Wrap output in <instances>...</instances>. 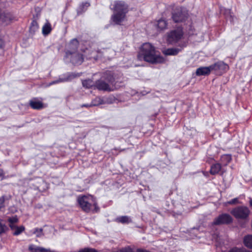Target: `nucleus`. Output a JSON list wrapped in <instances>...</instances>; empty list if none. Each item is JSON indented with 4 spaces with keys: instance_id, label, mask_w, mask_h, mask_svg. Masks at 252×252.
<instances>
[{
    "instance_id": "nucleus-5",
    "label": "nucleus",
    "mask_w": 252,
    "mask_h": 252,
    "mask_svg": "<svg viewBox=\"0 0 252 252\" xmlns=\"http://www.w3.org/2000/svg\"><path fill=\"white\" fill-rule=\"evenodd\" d=\"M183 35V31L180 29H177L170 32L167 37V41L170 44L177 42L181 39Z\"/></svg>"
},
{
    "instance_id": "nucleus-12",
    "label": "nucleus",
    "mask_w": 252,
    "mask_h": 252,
    "mask_svg": "<svg viewBox=\"0 0 252 252\" xmlns=\"http://www.w3.org/2000/svg\"><path fill=\"white\" fill-rule=\"evenodd\" d=\"M186 45H184L183 47L180 48H171L164 50L162 52L163 54L166 56H175L180 52L182 48L185 47Z\"/></svg>"
},
{
    "instance_id": "nucleus-3",
    "label": "nucleus",
    "mask_w": 252,
    "mask_h": 252,
    "mask_svg": "<svg viewBox=\"0 0 252 252\" xmlns=\"http://www.w3.org/2000/svg\"><path fill=\"white\" fill-rule=\"evenodd\" d=\"M77 201L81 208L86 212H96L99 210L95 201L91 195L79 196L78 197Z\"/></svg>"
},
{
    "instance_id": "nucleus-8",
    "label": "nucleus",
    "mask_w": 252,
    "mask_h": 252,
    "mask_svg": "<svg viewBox=\"0 0 252 252\" xmlns=\"http://www.w3.org/2000/svg\"><path fill=\"white\" fill-rule=\"evenodd\" d=\"M187 18V14L181 10H177L172 14V19L175 23L182 22Z\"/></svg>"
},
{
    "instance_id": "nucleus-34",
    "label": "nucleus",
    "mask_w": 252,
    "mask_h": 252,
    "mask_svg": "<svg viewBox=\"0 0 252 252\" xmlns=\"http://www.w3.org/2000/svg\"><path fill=\"white\" fill-rule=\"evenodd\" d=\"M18 218L17 217H14L12 218H9L8 219V221L10 222V223H14L18 221Z\"/></svg>"
},
{
    "instance_id": "nucleus-42",
    "label": "nucleus",
    "mask_w": 252,
    "mask_h": 252,
    "mask_svg": "<svg viewBox=\"0 0 252 252\" xmlns=\"http://www.w3.org/2000/svg\"><path fill=\"white\" fill-rule=\"evenodd\" d=\"M250 205L252 207V199L251 198H250Z\"/></svg>"
},
{
    "instance_id": "nucleus-14",
    "label": "nucleus",
    "mask_w": 252,
    "mask_h": 252,
    "mask_svg": "<svg viewBox=\"0 0 252 252\" xmlns=\"http://www.w3.org/2000/svg\"><path fill=\"white\" fill-rule=\"evenodd\" d=\"M102 79L106 80L109 83H113L115 81L114 73L111 71H106L102 75Z\"/></svg>"
},
{
    "instance_id": "nucleus-29",
    "label": "nucleus",
    "mask_w": 252,
    "mask_h": 252,
    "mask_svg": "<svg viewBox=\"0 0 252 252\" xmlns=\"http://www.w3.org/2000/svg\"><path fill=\"white\" fill-rule=\"evenodd\" d=\"M8 230L6 225L2 222V220L0 219V235L4 233Z\"/></svg>"
},
{
    "instance_id": "nucleus-32",
    "label": "nucleus",
    "mask_w": 252,
    "mask_h": 252,
    "mask_svg": "<svg viewBox=\"0 0 252 252\" xmlns=\"http://www.w3.org/2000/svg\"><path fill=\"white\" fill-rule=\"evenodd\" d=\"M224 14L225 15L227 18H229L230 21L232 20L233 16L230 9H225L224 11Z\"/></svg>"
},
{
    "instance_id": "nucleus-33",
    "label": "nucleus",
    "mask_w": 252,
    "mask_h": 252,
    "mask_svg": "<svg viewBox=\"0 0 252 252\" xmlns=\"http://www.w3.org/2000/svg\"><path fill=\"white\" fill-rule=\"evenodd\" d=\"M33 233L36 234V236L37 237H40L43 235L42 229V228H40V229L36 228V229H35V230H34Z\"/></svg>"
},
{
    "instance_id": "nucleus-22",
    "label": "nucleus",
    "mask_w": 252,
    "mask_h": 252,
    "mask_svg": "<svg viewBox=\"0 0 252 252\" xmlns=\"http://www.w3.org/2000/svg\"><path fill=\"white\" fill-rule=\"evenodd\" d=\"M116 221L122 223H129L131 222V219L126 216H121L116 219Z\"/></svg>"
},
{
    "instance_id": "nucleus-15",
    "label": "nucleus",
    "mask_w": 252,
    "mask_h": 252,
    "mask_svg": "<svg viewBox=\"0 0 252 252\" xmlns=\"http://www.w3.org/2000/svg\"><path fill=\"white\" fill-rule=\"evenodd\" d=\"M211 65L208 67H201L197 69L196 74L198 76L206 75L209 74L212 69L211 68Z\"/></svg>"
},
{
    "instance_id": "nucleus-18",
    "label": "nucleus",
    "mask_w": 252,
    "mask_h": 252,
    "mask_svg": "<svg viewBox=\"0 0 252 252\" xmlns=\"http://www.w3.org/2000/svg\"><path fill=\"white\" fill-rule=\"evenodd\" d=\"M167 22L166 21L162 19H159L157 22L156 26L159 31H162L165 29L167 28Z\"/></svg>"
},
{
    "instance_id": "nucleus-24",
    "label": "nucleus",
    "mask_w": 252,
    "mask_h": 252,
    "mask_svg": "<svg viewBox=\"0 0 252 252\" xmlns=\"http://www.w3.org/2000/svg\"><path fill=\"white\" fill-rule=\"evenodd\" d=\"M103 100L99 97H95L91 102L90 106H98L99 105L103 104Z\"/></svg>"
},
{
    "instance_id": "nucleus-38",
    "label": "nucleus",
    "mask_w": 252,
    "mask_h": 252,
    "mask_svg": "<svg viewBox=\"0 0 252 252\" xmlns=\"http://www.w3.org/2000/svg\"><path fill=\"white\" fill-rule=\"evenodd\" d=\"M10 227L12 230H15V226H16L14 223H10L9 225Z\"/></svg>"
},
{
    "instance_id": "nucleus-27",
    "label": "nucleus",
    "mask_w": 252,
    "mask_h": 252,
    "mask_svg": "<svg viewBox=\"0 0 252 252\" xmlns=\"http://www.w3.org/2000/svg\"><path fill=\"white\" fill-rule=\"evenodd\" d=\"M25 230L24 226H15V230L13 232V234L14 235H18L20 234Z\"/></svg>"
},
{
    "instance_id": "nucleus-20",
    "label": "nucleus",
    "mask_w": 252,
    "mask_h": 252,
    "mask_svg": "<svg viewBox=\"0 0 252 252\" xmlns=\"http://www.w3.org/2000/svg\"><path fill=\"white\" fill-rule=\"evenodd\" d=\"M243 242L246 247L252 249V235H248L245 236Z\"/></svg>"
},
{
    "instance_id": "nucleus-19",
    "label": "nucleus",
    "mask_w": 252,
    "mask_h": 252,
    "mask_svg": "<svg viewBox=\"0 0 252 252\" xmlns=\"http://www.w3.org/2000/svg\"><path fill=\"white\" fill-rule=\"evenodd\" d=\"M221 168V166L220 164L219 163L213 164L211 166L210 172L212 175L217 174L220 171Z\"/></svg>"
},
{
    "instance_id": "nucleus-16",
    "label": "nucleus",
    "mask_w": 252,
    "mask_h": 252,
    "mask_svg": "<svg viewBox=\"0 0 252 252\" xmlns=\"http://www.w3.org/2000/svg\"><path fill=\"white\" fill-rule=\"evenodd\" d=\"M3 23L6 25L9 24L14 19L13 16L11 13H4L0 17Z\"/></svg>"
},
{
    "instance_id": "nucleus-35",
    "label": "nucleus",
    "mask_w": 252,
    "mask_h": 252,
    "mask_svg": "<svg viewBox=\"0 0 252 252\" xmlns=\"http://www.w3.org/2000/svg\"><path fill=\"white\" fill-rule=\"evenodd\" d=\"M119 252H133L132 250L129 247L123 248L119 251Z\"/></svg>"
},
{
    "instance_id": "nucleus-31",
    "label": "nucleus",
    "mask_w": 252,
    "mask_h": 252,
    "mask_svg": "<svg viewBox=\"0 0 252 252\" xmlns=\"http://www.w3.org/2000/svg\"><path fill=\"white\" fill-rule=\"evenodd\" d=\"M78 252H98L94 249L91 248H85L80 250Z\"/></svg>"
},
{
    "instance_id": "nucleus-11",
    "label": "nucleus",
    "mask_w": 252,
    "mask_h": 252,
    "mask_svg": "<svg viewBox=\"0 0 252 252\" xmlns=\"http://www.w3.org/2000/svg\"><path fill=\"white\" fill-rule=\"evenodd\" d=\"M95 87L99 90L111 91L110 87L108 83H106L104 79L101 78L95 82Z\"/></svg>"
},
{
    "instance_id": "nucleus-28",
    "label": "nucleus",
    "mask_w": 252,
    "mask_h": 252,
    "mask_svg": "<svg viewBox=\"0 0 252 252\" xmlns=\"http://www.w3.org/2000/svg\"><path fill=\"white\" fill-rule=\"evenodd\" d=\"M228 252H252V251H249L246 250L245 248H233L230 250H229Z\"/></svg>"
},
{
    "instance_id": "nucleus-10",
    "label": "nucleus",
    "mask_w": 252,
    "mask_h": 252,
    "mask_svg": "<svg viewBox=\"0 0 252 252\" xmlns=\"http://www.w3.org/2000/svg\"><path fill=\"white\" fill-rule=\"evenodd\" d=\"M69 57L71 63L75 65L81 64L84 60L82 55L78 53L70 55Z\"/></svg>"
},
{
    "instance_id": "nucleus-25",
    "label": "nucleus",
    "mask_w": 252,
    "mask_h": 252,
    "mask_svg": "<svg viewBox=\"0 0 252 252\" xmlns=\"http://www.w3.org/2000/svg\"><path fill=\"white\" fill-rule=\"evenodd\" d=\"M38 29V25L37 22L35 20L32 21L30 28V32L32 33H34Z\"/></svg>"
},
{
    "instance_id": "nucleus-23",
    "label": "nucleus",
    "mask_w": 252,
    "mask_h": 252,
    "mask_svg": "<svg viewBox=\"0 0 252 252\" xmlns=\"http://www.w3.org/2000/svg\"><path fill=\"white\" fill-rule=\"evenodd\" d=\"M51 24L47 22L42 27V33L43 34L46 35H48L51 31Z\"/></svg>"
},
{
    "instance_id": "nucleus-9",
    "label": "nucleus",
    "mask_w": 252,
    "mask_h": 252,
    "mask_svg": "<svg viewBox=\"0 0 252 252\" xmlns=\"http://www.w3.org/2000/svg\"><path fill=\"white\" fill-rule=\"evenodd\" d=\"M211 68L212 69V70H214L219 71V72L221 74L228 69V66L223 62H218L211 65Z\"/></svg>"
},
{
    "instance_id": "nucleus-6",
    "label": "nucleus",
    "mask_w": 252,
    "mask_h": 252,
    "mask_svg": "<svg viewBox=\"0 0 252 252\" xmlns=\"http://www.w3.org/2000/svg\"><path fill=\"white\" fill-rule=\"evenodd\" d=\"M232 218L231 217L227 214H223L219 216L216 218L213 223L214 225H220L222 224H227L231 222Z\"/></svg>"
},
{
    "instance_id": "nucleus-21",
    "label": "nucleus",
    "mask_w": 252,
    "mask_h": 252,
    "mask_svg": "<svg viewBox=\"0 0 252 252\" xmlns=\"http://www.w3.org/2000/svg\"><path fill=\"white\" fill-rule=\"evenodd\" d=\"M76 77H77V75H75V74H73V73L70 74L68 75L66 78H60L59 80H57L55 81H53V82L50 83V84L52 85L55 83L69 81V80H71V79L75 78Z\"/></svg>"
},
{
    "instance_id": "nucleus-40",
    "label": "nucleus",
    "mask_w": 252,
    "mask_h": 252,
    "mask_svg": "<svg viewBox=\"0 0 252 252\" xmlns=\"http://www.w3.org/2000/svg\"><path fill=\"white\" fill-rule=\"evenodd\" d=\"M90 104H84V105H82V107H90L93 106H90Z\"/></svg>"
},
{
    "instance_id": "nucleus-26",
    "label": "nucleus",
    "mask_w": 252,
    "mask_h": 252,
    "mask_svg": "<svg viewBox=\"0 0 252 252\" xmlns=\"http://www.w3.org/2000/svg\"><path fill=\"white\" fill-rule=\"evenodd\" d=\"M82 85L84 87H86V88H90L93 86L94 83L92 80L88 79L83 81L82 82Z\"/></svg>"
},
{
    "instance_id": "nucleus-1",
    "label": "nucleus",
    "mask_w": 252,
    "mask_h": 252,
    "mask_svg": "<svg viewBox=\"0 0 252 252\" xmlns=\"http://www.w3.org/2000/svg\"><path fill=\"white\" fill-rule=\"evenodd\" d=\"M138 60H144L152 63H161L164 59L159 55L158 51L149 43H145L142 46L137 56Z\"/></svg>"
},
{
    "instance_id": "nucleus-2",
    "label": "nucleus",
    "mask_w": 252,
    "mask_h": 252,
    "mask_svg": "<svg viewBox=\"0 0 252 252\" xmlns=\"http://www.w3.org/2000/svg\"><path fill=\"white\" fill-rule=\"evenodd\" d=\"M110 7L113 11L111 21L115 24H121L126 19V14L128 11V5L124 1L116 0Z\"/></svg>"
},
{
    "instance_id": "nucleus-4",
    "label": "nucleus",
    "mask_w": 252,
    "mask_h": 252,
    "mask_svg": "<svg viewBox=\"0 0 252 252\" xmlns=\"http://www.w3.org/2000/svg\"><path fill=\"white\" fill-rule=\"evenodd\" d=\"M231 214L237 219L246 220L248 218L250 211L246 206H238L233 209Z\"/></svg>"
},
{
    "instance_id": "nucleus-7",
    "label": "nucleus",
    "mask_w": 252,
    "mask_h": 252,
    "mask_svg": "<svg viewBox=\"0 0 252 252\" xmlns=\"http://www.w3.org/2000/svg\"><path fill=\"white\" fill-rule=\"evenodd\" d=\"M79 45V42L77 39L74 38L70 41L68 45V48L69 49L66 52L65 58H69L70 55H72L73 53H77Z\"/></svg>"
},
{
    "instance_id": "nucleus-13",
    "label": "nucleus",
    "mask_w": 252,
    "mask_h": 252,
    "mask_svg": "<svg viewBox=\"0 0 252 252\" xmlns=\"http://www.w3.org/2000/svg\"><path fill=\"white\" fill-rule=\"evenodd\" d=\"M30 106L34 109H41L44 108V105L43 103L34 98L30 101Z\"/></svg>"
},
{
    "instance_id": "nucleus-30",
    "label": "nucleus",
    "mask_w": 252,
    "mask_h": 252,
    "mask_svg": "<svg viewBox=\"0 0 252 252\" xmlns=\"http://www.w3.org/2000/svg\"><path fill=\"white\" fill-rule=\"evenodd\" d=\"M90 6V4L88 2H85V3H82L80 6V7H79L78 9V13H82V12H83L84 10H85L86 9V8L87 7H88L89 6Z\"/></svg>"
},
{
    "instance_id": "nucleus-39",
    "label": "nucleus",
    "mask_w": 252,
    "mask_h": 252,
    "mask_svg": "<svg viewBox=\"0 0 252 252\" xmlns=\"http://www.w3.org/2000/svg\"><path fill=\"white\" fill-rule=\"evenodd\" d=\"M137 252H150L147 250H143V249H138L137 250Z\"/></svg>"
},
{
    "instance_id": "nucleus-41",
    "label": "nucleus",
    "mask_w": 252,
    "mask_h": 252,
    "mask_svg": "<svg viewBox=\"0 0 252 252\" xmlns=\"http://www.w3.org/2000/svg\"><path fill=\"white\" fill-rule=\"evenodd\" d=\"M3 175V171L2 169H0V177H1Z\"/></svg>"
},
{
    "instance_id": "nucleus-37",
    "label": "nucleus",
    "mask_w": 252,
    "mask_h": 252,
    "mask_svg": "<svg viewBox=\"0 0 252 252\" xmlns=\"http://www.w3.org/2000/svg\"><path fill=\"white\" fill-rule=\"evenodd\" d=\"M4 198L3 196L0 197V209L4 207Z\"/></svg>"
},
{
    "instance_id": "nucleus-17",
    "label": "nucleus",
    "mask_w": 252,
    "mask_h": 252,
    "mask_svg": "<svg viewBox=\"0 0 252 252\" xmlns=\"http://www.w3.org/2000/svg\"><path fill=\"white\" fill-rule=\"evenodd\" d=\"M29 250L31 252H48L49 249H46L43 248L37 247L33 245H31L29 247Z\"/></svg>"
},
{
    "instance_id": "nucleus-36",
    "label": "nucleus",
    "mask_w": 252,
    "mask_h": 252,
    "mask_svg": "<svg viewBox=\"0 0 252 252\" xmlns=\"http://www.w3.org/2000/svg\"><path fill=\"white\" fill-rule=\"evenodd\" d=\"M238 203V200L237 198H235L230 201L228 202V203L229 204H234Z\"/></svg>"
}]
</instances>
